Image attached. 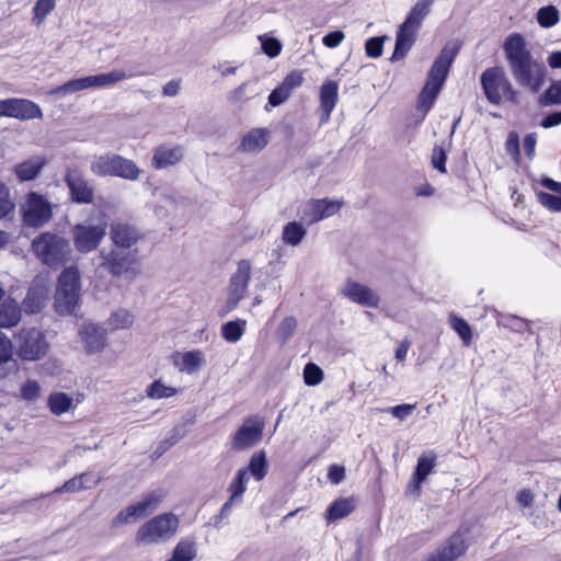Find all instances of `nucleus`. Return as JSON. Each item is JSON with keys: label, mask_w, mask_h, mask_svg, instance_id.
Returning a JSON list of instances; mask_svg holds the SVG:
<instances>
[{"label": "nucleus", "mask_w": 561, "mask_h": 561, "mask_svg": "<svg viewBox=\"0 0 561 561\" xmlns=\"http://www.w3.org/2000/svg\"><path fill=\"white\" fill-rule=\"evenodd\" d=\"M503 49L517 83L538 92L545 82L547 70L542 62L533 57L525 37L518 33L511 34L506 37Z\"/></svg>", "instance_id": "f257e3e1"}, {"label": "nucleus", "mask_w": 561, "mask_h": 561, "mask_svg": "<svg viewBox=\"0 0 561 561\" xmlns=\"http://www.w3.org/2000/svg\"><path fill=\"white\" fill-rule=\"evenodd\" d=\"M457 53V46L446 45L435 59L419 96L417 106L424 114L431 110L437 99Z\"/></svg>", "instance_id": "f03ea898"}, {"label": "nucleus", "mask_w": 561, "mask_h": 561, "mask_svg": "<svg viewBox=\"0 0 561 561\" xmlns=\"http://www.w3.org/2000/svg\"><path fill=\"white\" fill-rule=\"evenodd\" d=\"M107 216L103 210L73 226L71 236L75 249L82 254L93 252L107 234Z\"/></svg>", "instance_id": "7ed1b4c3"}, {"label": "nucleus", "mask_w": 561, "mask_h": 561, "mask_svg": "<svg viewBox=\"0 0 561 561\" xmlns=\"http://www.w3.org/2000/svg\"><path fill=\"white\" fill-rule=\"evenodd\" d=\"M32 251L36 257L49 267H59L67 262L71 254L69 241L49 231L42 232L32 241Z\"/></svg>", "instance_id": "20e7f679"}, {"label": "nucleus", "mask_w": 561, "mask_h": 561, "mask_svg": "<svg viewBox=\"0 0 561 561\" xmlns=\"http://www.w3.org/2000/svg\"><path fill=\"white\" fill-rule=\"evenodd\" d=\"M179 525L180 519L173 513L157 515L138 528L135 540L141 546L164 543L175 536Z\"/></svg>", "instance_id": "39448f33"}, {"label": "nucleus", "mask_w": 561, "mask_h": 561, "mask_svg": "<svg viewBox=\"0 0 561 561\" xmlns=\"http://www.w3.org/2000/svg\"><path fill=\"white\" fill-rule=\"evenodd\" d=\"M80 294V273L76 266H69L58 277L55 293L56 312L60 316L73 314L79 307Z\"/></svg>", "instance_id": "423d86ee"}, {"label": "nucleus", "mask_w": 561, "mask_h": 561, "mask_svg": "<svg viewBox=\"0 0 561 561\" xmlns=\"http://www.w3.org/2000/svg\"><path fill=\"white\" fill-rule=\"evenodd\" d=\"M90 170L96 176H114L128 181H137L141 175V170L133 160L114 152L93 156Z\"/></svg>", "instance_id": "0eeeda50"}, {"label": "nucleus", "mask_w": 561, "mask_h": 561, "mask_svg": "<svg viewBox=\"0 0 561 561\" xmlns=\"http://www.w3.org/2000/svg\"><path fill=\"white\" fill-rule=\"evenodd\" d=\"M16 355L26 362L44 358L49 350L45 333L37 328H21L13 336Z\"/></svg>", "instance_id": "6e6552de"}, {"label": "nucleus", "mask_w": 561, "mask_h": 561, "mask_svg": "<svg viewBox=\"0 0 561 561\" xmlns=\"http://www.w3.org/2000/svg\"><path fill=\"white\" fill-rule=\"evenodd\" d=\"M485 98L492 104H500L504 99L513 101L515 92L502 67L485 69L480 78Z\"/></svg>", "instance_id": "1a4fd4ad"}, {"label": "nucleus", "mask_w": 561, "mask_h": 561, "mask_svg": "<svg viewBox=\"0 0 561 561\" xmlns=\"http://www.w3.org/2000/svg\"><path fill=\"white\" fill-rule=\"evenodd\" d=\"M165 497L163 490H153L146 493L138 502L122 510L113 519V526L119 527L135 523L156 512Z\"/></svg>", "instance_id": "9d476101"}, {"label": "nucleus", "mask_w": 561, "mask_h": 561, "mask_svg": "<svg viewBox=\"0 0 561 561\" xmlns=\"http://www.w3.org/2000/svg\"><path fill=\"white\" fill-rule=\"evenodd\" d=\"M100 256L102 259L101 266L113 277L125 276L128 279H134L139 274L136 267L137 256L135 252L125 251L121 248L103 249Z\"/></svg>", "instance_id": "9b49d317"}, {"label": "nucleus", "mask_w": 561, "mask_h": 561, "mask_svg": "<svg viewBox=\"0 0 561 561\" xmlns=\"http://www.w3.org/2000/svg\"><path fill=\"white\" fill-rule=\"evenodd\" d=\"M23 220L30 227H42L53 216L51 205L43 195L31 192L22 206Z\"/></svg>", "instance_id": "f8f14e48"}, {"label": "nucleus", "mask_w": 561, "mask_h": 561, "mask_svg": "<svg viewBox=\"0 0 561 561\" xmlns=\"http://www.w3.org/2000/svg\"><path fill=\"white\" fill-rule=\"evenodd\" d=\"M251 263L248 260H241L238 263L237 271L232 274L227 290L226 305L229 311L233 310L248 289L251 279Z\"/></svg>", "instance_id": "ddd939ff"}, {"label": "nucleus", "mask_w": 561, "mask_h": 561, "mask_svg": "<svg viewBox=\"0 0 561 561\" xmlns=\"http://www.w3.org/2000/svg\"><path fill=\"white\" fill-rule=\"evenodd\" d=\"M12 117L21 121L42 118L41 107L27 99L11 98L0 100V117Z\"/></svg>", "instance_id": "4468645a"}, {"label": "nucleus", "mask_w": 561, "mask_h": 561, "mask_svg": "<svg viewBox=\"0 0 561 561\" xmlns=\"http://www.w3.org/2000/svg\"><path fill=\"white\" fill-rule=\"evenodd\" d=\"M65 182L73 202L78 204H90L93 202V188L85 180L83 171L79 167L70 165L66 169Z\"/></svg>", "instance_id": "2eb2a0df"}, {"label": "nucleus", "mask_w": 561, "mask_h": 561, "mask_svg": "<svg viewBox=\"0 0 561 561\" xmlns=\"http://www.w3.org/2000/svg\"><path fill=\"white\" fill-rule=\"evenodd\" d=\"M264 422L259 417L247 419L232 437V447L237 450H244L262 438Z\"/></svg>", "instance_id": "dca6fc26"}, {"label": "nucleus", "mask_w": 561, "mask_h": 561, "mask_svg": "<svg viewBox=\"0 0 561 561\" xmlns=\"http://www.w3.org/2000/svg\"><path fill=\"white\" fill-rule=\"evenodd\" d=\"M341 207L342 203L337 201H331L328 198L309 199L302 206L301 220L308 225H312L335 215L339 213Z\"/></svg>", "instance_id": "f3484780"}, {"label": "nucleus", "mask_w": 561, "mask_h": 561, "mask_svg": "<svg viewBox=\"0 0 561 561\" xmlns=\"http://www.w3.org/2000/svg\"><path fill=\"white\" fill-rule=\"evenodd\" d=\"M340 291L342 296L363 307H379L380 297L377 291L359 282L347 279Z\"/></svg>", "instance_id": "a211bd4d"}, {"label": "nucleus", "mask_w": 561, "mask_h": 561, "mask_svg": "<svg viewBox=\"0 0 561 561\" xmlns=\"http://www.w3.org/2000/svg\"><path fill=\"white\" fill-rule=\"evenodd\" d=\"M249 477L247 476L245 470H238L236 477L232 479L231 483L228 486V491L230 492V496L228 501L222 505L219 515L215 520V526L220 527L221 520L227 518L231 510L241 504L243 501V494L247 491V484L249 482Z\"/></svg>", "instance_id": "6ab92c4d"}, {"label": "nucleus", "mask_w": 561, "mask_h": 561, "mask_svg": "<svg viewBox=\"0 0 561 561\" xmlns=\"http://www.w3.org/2000/svg\"><path fill=\"white\" fill-rule=\"evenodd\" d=\"M49 299V286L43 279L34 280L22 301L23 309L28 314L41 312Z\"/></svg>", "instance_id": "aec40b11"}, {"label": "nucleus", "mask_w": 561, "mask_h": 561, "mask_svg": "<svg viewBox=\"0 0 561 561\" xmlns=\"http://www.w3.org/2000/svg\"><path fill=\"white\" fill-rule=\"evenodd\" d=\"M110 237L116 248L126 250L138 242L140 233L135 226L118 220L112 224Z\"/></svg>", "instance_id": "412c9836"}, {"label": "nucleus", "mask_w": 561, "mask_h": 561, "mask_svg": "<svg viewBox=\"0 0 561 561\" xmlns=\"http://www.w3.org/2000/svg\"><path fill=\"white\" fill-rule=\"evenodd\" d=\"M184 157V148L181 145L163 144L154 148L151 159L152 168L157 170L175 165Z\"/></svg>", "instance_id": "4be33fe9"}, {"label": "nucleus", "mask_w": 561, "mask_h": 561, "mask_svg": "<svg viewBox=\"0 0 561 561\" xmlns=\"http://www.w3.org/2000/svg\"><path fill=\"white\" fill-rule=\"evenodd\" d=\"M339 100V83L332 80H325L320 88V124L329 122L332 111Z\"/></svg>", "instance_id": "5701e85b"}, {"label": "nucleus", "mask_w": 561, "mask_h": 561, "mask_svg": "<svg viewBox=\"0 0 561 561\" xmlns=\"http://www.w3.org/2000/svg\"><path fill=\"white\" fill-rule=\"evenodd\" d=\"M88 353H99L106 345V331L94 323H84L79 331Z\"/></svg>", "instance_id": "b1692460"}, {"label": "nucleus", "mask_w": 561, "mask_h": 561, "mask_svg": "<svg viewBox=\"0 0 561 561\" xmlns=\"http://www.w3.org/2000/svg\"><path fill=\"white\" fill-rule=\"evenodd\" d=\"M270 137L267 128H252L241 138L238 150L243 153H259L267 146Z\"/></svg>", "instance_id": "393cba45"}, {"label": "nucleus", "mask_w": 561, "mask_h": 561, "mask_svg": "<svg viewBox=\"0 0 561 561\" xmlns=\"http://www.w3.org/2000/svg\"><path fill=\"white\" fill-rule=\"evenodd\" d=\"M21 319V306L14 298L3 293L0 296V328L11 329L18 325Z\"/></svg>", "instance_id": "a878e982"}, {"label": "nucleus", "mask_w": 561, "mask_h": 561, "mask_svg": "<svg viewBox=\"0 0 561 561\" xmlns=\"http://www.w3.org/2000/svg\"><path fill=\"white\" fill-rule=\"evenodd\" d=\"M172 358L175 368L186 374L196 373L205 364V356L199 350L178 352Z\"/></svg>", "instance_id": "bb28decb"}, {"label": "nucleus", "mask_w": 561, "mask_h": 561, "mask_svg": "<svg viewBox=\"0 0 561 561\" xmlns=\"http://www.w3.org/2000/svg\"><path fill=\"white\" fill-rule=\"evenodd\" d=\"M467 549L461 535H453L446 545L435 554L431 556L427 561H455L462 556Z\"/></svg>", "instance_id": "cd10ccee"}, {"label": "nucleus", "mask_w": 561, "mask_h": 561, "mask_svg": "<svg viewBox=\"0 0 561 561\" xmlns=\"http://www.w3.org/2000/svg\"><path fill=\"white\" fill-rule=\"evenodd\" d=\"M45 164L46 159L44 157L34 156L18 163L14 167V173L20 182L32 181L38 176Z\"/></svg>", "instance_id": "c85d7f7f"}, {"label": "nucleus", "mask_w": 561, "mask_h": 561, "mask_svg": "<svg viewBox=\"0 0 561 561\" xmlns=\"http://www.w3.org/2000/svg\"><path fill=\"white\" fill-rule=\"evenodd\" d=\"M433 2L434 0H417L401 26L417 33L423 20L430 14Z\"/></svg>", "instance_id": "c756f323"}, {"label": "nucleus", "mask_w": 561, "mask_h": 561, "mask_svg": "<svg viewBox=\"0 0 561 561\" xmlns=\"http://www.w3.org/2000/svg\"><path fill=\"white\" fill-rule=\"evenodd\" d=\"M154 201L150 204L154 216L162 220L168 218L178 207L175 197L165 192L153 191Z\"/></svg>", "instance_id": "7c9ffc66"}, {"label": "nucleus", "mask_w": 561, "mask_h": 561, "mask_svg": "<svg viewBox=\"0 0 561 561\" xmlns=\"http://www.w3.org/2000/svg\"><path fill=\"white\" fill-rule=\"evenodd\" d=\"M123 70H113L107 73H99L94 76L83 77L85 89H102L111 87L119 81L129 78Z\"/></svg>", "instance_id": "2f4dec72"}, {"label": "nucleus", "mask_w": 561, "mask_h": 561, "mask_svg": "<svg viewBox=\"0 0 561 561\" xmlns=\"http://www.w3.org/2000/svg\"><path fill=\"white\" fill-rule=\"evenodd\" d=\"M415 38V32L404 28L400 25L397 32L396 46L391 56V60L397 61L402 59L411 49Z\"/></svg>", "instance_id": "473e14b6"}, {"label": "nucleus", "mask_w": 561, "mask_h": 561, "mask_svg": "<svg viewBox=\"0 0 561 561\" xmlns=\"http://www.w3.org/2000/svg\"><path fill=\"white\" fill-rule=\"evenodd\" d=\"M240 470H245L249 478L252 476L256 481L263 480L268 470L265 451L260 450L254 453L250 458L248 467L241 468Z\"/></svg>", "instance_id": "72a5a7b5"}, {"label": "nucleus", "mask_w": 561, "mask_h": 561, "mask_svg": "<svg viewBox=\"0 0 561 561\" xmlns=\"http://www.w3.org/2000/svg\"><path fill=\"white\" fill-rule=\"evenodd\" d=\"M307 234V228L301 222L290 221L283 228L282 240L285 244L297 247Z\"/></svg>", "instance_id": "f704fd0d"}, {"label": "nucleus", "mask_w": 561, "mask_h": 561, "mask_svg": "<svg viewBox=\"0 0 561 561\" xmlns=\"http://www.w3.org/2000/svg\"><path fill=\"white\" fill-rule=\"evenodd\" d=\"M196 541L193 538H182L173 549L172 557L176 561H193L196 558Z\"/></svg>", "instance_id": "c9c22d12"}, {"label": "nucleus", "mask_w": 561, "mask_h": 561, "mask_svg": "<svg viewBox=\"0 0 561 561\" xmlns=\"http://www.w3.org/2000/svg\"><path fill=\"white\" fill-rule=\"evenodd\" d=\"M355 508V500L352 497L340 499L333 502L328 508V519L336 520L346 517Z\"/></svg>", "instance_id": "e433bc0d"}, {"label": "nucleus", "mask_w": 561, "mask_h": 561, "mask_svg": "<svg viewBox=\"0 0 561 561\" xmlns=\"http://www.w3.org/2000/svg\"><path fill=\"white\" fill-rule=\"evenodd\" d=\"M247 321L238 319L221 325V335L229 343H237L245 332Z\"/></svg>", "instance_id": "4c0bfd02"}, {"label": "nucleus", "mask_w": 561, "mask_h": 561, "mask_svg": "<svg viewBox=\"0 0 561 561\" xmlns=\"http://www.w3.org/2000/svg\"><path fill=\"white\" fill-rule=\"evenodd\" d=\"M47 404L53 414L61 415L71 409L72 398L65 392H54L49 394Z\"/></svg>", "instance_id": "58836bf2"}, {"label": "nucleus", "mask_w": 561, "mask_h": 561, "mask_svg": "<svg viewBox=\"0 0 561 561\" xmlns=\"http://www.w3.org/2000/svg\"><path fill=\"white\" fill-rule=\"evenodd\" d=\"M134 323V316L126 309H119L113 312L106 321L110 330L128 329Z\"/></svg>", "instance_id": "ea45409f"}, {"label": "nucleus", "mask_w": 561, "mask_h": 561, "mask_svg": "<svg viewBox=\"0 0 561 561\" xmlns=\"http://www.w3.org/2000/svg\"><path fill=\"white\" fill-rule=\"evenodd\" d=\"M434 467L435 457L421 456L419 458L415 472L413 474L415 489H417L419 485L426 479V477L432 472Z\"/></svg>", "instance_id": "a19ab883"}, {"label": "nucleus", "mask_w": 561, "mask_h": 561, "mask_svg": "<svg viewBox=\"0 0 561 561\" xmlns=\"http://www.w3.org/2000/svg\"><path fill=\"white\" fill-rule=\"evenodd\" d=\"M541 106H552L561 104V81H554L538 100Z\"/></svg>", "instance_id": "79ce46f5"}, {"label": "nucleus", "mask_w": 561, "mask_h": 561, "mask_svg": "<svg viewBox=\"0 0 561 561\" xmlns=\"http://www.w3.org/2000/svg\"><path fill=\"white\" fill-rule=\"evenodd\" d=\"M175 393V388L164 385L161 380H154L146 389V394L150 399L170 398Z\"/></svg>", "instance_id": "37998d69"}, {"label": "nucleus", "mask_w": 561, "mask_h": 561, "mask_svg": "<svg viewBox=\"0 0 561 561\" xmlns=\"http://www.w3.org/2000/svg\"><path fill=\"white\" fill-rule=\"evenodd\" d=\"M559 11L553 5L540 8L537 12V21L542 27H552L559 22Z\"/></svg>", "instance_id": "c03bdc74"}, {"label": "nucleus", "mask_w": 561, "mask_h": 561, "mask_svg": "<svg viewBox=\"0 0 561 561\" xmlns=\"http://www.w3.org/2000/svg\"><path fill=\"white\" fill-rule=\"evenodd\" d=\"M450 327L458 333L465 345H470L472 332L470 325L460 317L451 314L449 317Z\"/></svg>", "instance_id": "a18cd8bd"}, {"label": "nucleus", "mask_w": 561, "mask_h": 561, "mask_svg": "<svg viewBox=\"0 0 561 561\" xmlns=\"http://www.w3.org/2000/svg\"><path fill=\"white\" fill-rule=\"evenodd\" d=\"M56 0H37L33 11V23L39 26L46 19V16L54 10Z\"/></svg>", "instance_id": "49530a36"}, {"label": "nucleus", "mask_w": 561, "mask_h": 561, "mask_svg": "<svg viewBox=\"0 0 561 561\" xmlns=\"http://www.w3.org/2000/svg\"><path fill=\"white\" fill-rule=\"evenodd\" d=\"M537 201L548 210L561 211V194H553L547 192H536Z\"/></svg>", "instance_id": "de8ad7c7"}, {"label": "nucleus", "mask_w": 561, "mask_h": 561, "mask_svg": "<svg viewBox=\"0 0 561 561\" xmlns=\"http://www.w3.org/2000/svg\"><path fill=\"white\" fill-rule=\"evenodd\" d=\"M85 89L84 79L78 78L66 82L59 87H56L50 91V94L64 96L70 93L79 92Z\"/></svg>", "instance_id": "09e8293b"}, {"label": "nucleus", "mask_w": 561, "mask_h": 561, "mask_svg": "<svg viewBox=\"0 0 561 561\" xmlns=\"http://www.w3.org/2000/svg\"><path fill=\"white\" fill-rule=\"evenodd\" d=\"M304 380L308 386H317L323 380L322 369L313 364L309 363L304 368Z\"/></svg>", "instance_id": "8fccbe9b"}, {"label": "nucleus", "mask_w": 561, "mask_h": 561, "mask_svg": "<svg viewBox=\"0 0 561 561\" xmlns=\"http://www.w3.org/2000/svg\"><path fill=\"white\" fill-rule=\"evenodd\" d=\"M41 397V386L36 380L28 379L21 387V398L33 402Z\"/></svg>", "instance_id": "3c124183"}, {"label": "nucleus", "mask_w": 561, "mask_h": 561, "mask_svg": "<svg viewBox=\"0 0 561 561\" xmlns=\"http://www.w3.org/2000/svg\"><path fill=\"white\" fill-rule=\"evenodd\" d=\"M262 43V50L271 58L277 57L282 51V43L275 37L262 35L259 37Z\"/></svg>", "instance_id": "603ef678"}, {"label": "nucleus", "mask_w": 561, "mask_h": 561, "mask_svg": "<svg viewBox=\"0 0 561 561\" xmlns=\"http://www.w3.org/2000/svg\"><path fill=\"white\" fill-rule=\"evenodd\" d=\"M84 477H75L66 481L60 488L55 490V493H75L85 489H90L91 484L83 482Z\"/></svg>", "instance_id": "864d4df0"}, {"label": "nucleus", "mask_w": 561, "mask_h": 561, "mask_svg": "<svg viewBox=\"0 0 561 561\" xmlns=\"http://www.w3.org/2000/svg\"><path fill=\"white\" fill-rule=\"evenodd\" d=\"M387 36L370 37L365 44V53L370 58H378L382 55L383 43Z\"/></svg>", "instance_id": "5fc2aeb1"}, {"label": "nucleus", "mask_w": 561, "mask_h": 561, "mask_svg": "<svg viewBox=\"0 0 561 561\" xmlns=\"http://www.w3.org/2000/svg\"><path fill=\"white\" fill-rule=\"evenodd\" d=\"M297 321L293 317L285 318L278 325L276 334L282 341H287L294 334Z\"/></svg>", "instance_id": "6e6d98bb"}, {"label": "nucleus", "mask_w": 561, "mask_h": 561, "mask_svg": "<svg viewBox=\"0 0 561 561\" xmlns=\"http://www.w3.org/2000/svg\"><path fill=\"white\" fill-rule=\"evenodd\" d=\"M506 152L512 157L515 162L519 161L520 148L519 136L516 131H510L505 142Z\"/></svg>", "instance_id": "4d7b16f0"}, {"label": "nucleus", "mask_w": 561, "mask_h": 561, "mask_svg": "<svg viewBox=\"0 0 561 561\" xmlns=\"http://www.w3.org/2000/svg\"><path fill=\"white\" fill-rule=\"evenodd\" d=\"M14 209V204L10 198V192L5 184L0 182V219L5 217Z\"/></svg>", "instance_id": "13d9d810"}, {"label": "nucleus", "mask_w": 561, "mask_h": 561, "mask_svg": "<svg viewBox=\"0 0 561 561\" xmlns=\"http://www.w3.org/2000/svg\"><path fill=\"white\" fill-rule=\"evenodd\" d=\"M302 73L299 71H293L285 77L280 84L291 94L293 90L299 88L302 84Z\"/></svg>", "instance_id": "bf43d9fd"}, {"label": "nucleus", "mask_w": 561, "mask_h": 561, "mask_svg": "<svg viewBox=\"0 0 561 561\" xmlns=\"http://www.w3.org/2000/svg\"><path fill=\"white\" fill-rule=\"evenodd\" d=\"M18 364L11 356L7 358H0V378H8L11 375L16 374Z\"/></svg>", "instance_id": "052dcab7"}, {"label": "nucleus", "mask_w": 561, "mask_h": 561, "mask_svg": "<svg viewBox=\"0 0 561 561\" xmlns=\"http://www.w3.org/2000/svg\"><path fill=\"white\" fill-rule=\"evenodd\" d=\"M290 96V93L284 88L282 84H279L277 88H275L270 96H268V103L272 106H278L282 103H284L288 98Z\"/></svg>", "instance_id": "680f3d73"}, {"label": "nucleus", "mask_w": 561, "mask_h": 561, "mask_svg": "<svg viewBox=\"0 0 561 561\" xmlns=\"http://www.w3.org/2000/svg\"><path fill=\"white\" fill-rule=\"evenodd\" d=\"M446 152L442 147L435 146L432 153V164L439 172H446Z\"/></svg>", "instance_id": "e2e57ef3"}, {"label": "nucleus", "mask_w": 561, "mask_h": 561, "mask_svg": "<svg viewBox=\"0 0 561 561\" xmlns=\"http://www.w3.org/2000/svg\"><path fill=\"white\" fill-rule=\"evenodd\" d=\"M344 38L345 35L342 31H333L324 35L322 43L328 48H335L343 43Z\"/></svg>", "instance_id": "0e129e2a"}, {"label": "nucleus", "mask_w": 561, "mask_h": 561, "mask_svg": "<svg viewBox=\"0 0 561 561\" xmlns=\"http://www.w3.org/2000/svg\"><path fill=\"white\" fill-rule=\"evenodd\" d=\"M248 84L242 83L228 95L229 102L236 104L249 100L251 96L247 94Z\"/></svg>", "instance_id": "69168bd1"}, {"label": "nucleus", "mask_w": 561, "mask_h": 561, "mask_svg": "<svg viewBox=\"0 0 561 561\" xmlns=\"http://www.w3.org/2000/svg\"><path fill=\"white\" fill-rule=\"evenodd\" d=\"M345 478V469L342 466L332 465L329 468L328 479L333 484H339Z\"/></svg>", "instance_id": "338daca9"}, {"label": "nucleus", "mask_w": 561, "mask_h": 561, "mask_svg": "<svg viewBox=\"0 0 561 561\" xmlns=\"http://www.w3.org/2000/svg\"><path fill=\"white\" fill-rule=\"evenodd\" d=\"M413 404H400L390 409L391 414L400 420L407 419L414 410Z\"/></svg>", "instance_id": "774afa93"}]
</instances>
